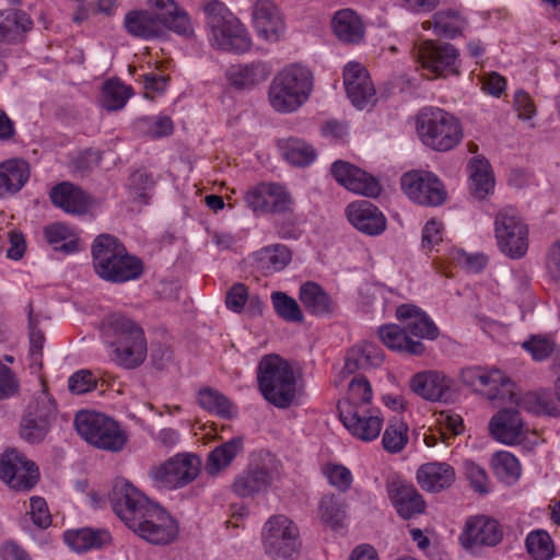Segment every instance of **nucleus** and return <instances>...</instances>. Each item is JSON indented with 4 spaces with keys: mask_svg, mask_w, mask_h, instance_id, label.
<instances>
[{
    "mask_svg": "<svg viewBox=\"0 0 560 560\" xmlns=\"http://www.w3.org/2000/svg\"><path fill=\"white\" fill-rule=\"evenodd\" d=\"M104 343L112 349V360L126 369L139 366L147 358V340L143 329L130 317L113 313L102 322Z\"/></svg>",
    "mask_w": 560,
    "mask_h": 560,
    "instance_id": "obj_1",
    "label": "nucleus"
},
{
    "mask_svg": "<svg viewBox=\"0 0 560 560\" xmlns=\"http://www.w3.org/2000/svg\"><path fill=\"white\" fill-rule=\"evenodd\" d=\"M148 3L156 13L136 10L126 14L124 24L131 36L154 38L162 34L163 27L185 36L191 33L187 13L174 0H148Z\"/></svg>",
    "mask_w": 560,
    "mask_h": 560,
    "instance_id": "obj_2",
    "label": "nucleus"
},
{
    "mask_svg": "<svg viewBox=\"0 0 560 560\" xmlns=\"http://www.w3.org/2000/svg\"><path fill=\"white\" fill-rule=\"evenodd\" d=\"M92 257L96 275L112 283L136 280L143 272L141 259L130 255L125 245L109 234H101L94 240Z\"/></svg>",
    "mask_w": 560,
    "mask_h": 560,
    "instance_id": "obj_3",
    "label": "nucleus"
},
{
    "mask_svg": "<svg viewBox=\"0 0 560 560\" xmlns=\"http://www.w3.org/2000/svg\"><path fill=\"white\" fill-rule=\"evenodd\" d=\"M313 83V73L308 68L298 63L285 67L270 83V105L278 113L295 112L308 100Z\"/></svg>",
    "mask_w": 560,
    "mask_h": 560,
    "instance_id": "obj_4",
    "label": "nucleus"
},
{
    "mask_svg": "<svg viewBox=\"0 0 560 560\" xmlns=\"http://www.w3.org/2000/svg\"><path fill=\"white\" fill-rule=\"evenodd\" d=\"M257 382L264 398L278 408H287L295 399L294 371L288 361L277 354L265 355L259 361Z\"/></svg>",
    "mask_w": 560,
    "mask_h": 560,
    "instance_id": "obj_5",
    "label": "nucleus"
},
{
    "mask_svg": "<svg viewBox=\"0 0 560 560\" xmlns=\"http://www.w3.org/2000/svg\"><path fill=\"white\" fill-rule=\"evenodd\" d=\"M416 130L420 141L436 152H447L463 139L459 120L452 114L435 107L423 108L416 118Z\"/></svg>",
    "mask_w": 560,
    "mask_h": 560,
    "instance_id": "obj_6",
    "label": "nucleus"
},
{
    "mask_svg": "<svg viewBox=\"0 0 560 560\" xmlns=\"http://www.w3.org/2000/svg\"><path fill=\"white\" fill-rule=\"evenodd\" d=\"M207 25L210 31L211 45L236 54L249 49L252 42L241 22L225 4L218 0L209 1L203 7Z\"/></svg>",
    "mask_w": 560,
    "mask_h": 560,
    "instance_id": "obj_7",
    "label": "nucleus"
},
{
    "mask_svg": "<svg viewBox=\"0 0 560 560\" xmlns=\"http://www.w3.org/2000/svg\"><path fill=\"white\" fill-rule=\"evenodd\" d=\"M74 427L84 441L103 451L120 452L128 441L120 424L101 412L79 411L74 418Z\"/></svg>",
    "mask_w": 560,
    "mask_h": 560,
    "instance_id": "obj_8",
    "label": "nucleus"
},
{
    "mask_svg": "<svg viewBox=\"0 0 560 560\" xmlns=\"http://www.w3.org/2000/svg\"><path fill=\"white\" fill-rule=\"evenodd\" d=\"M494 236L502 254L511 259L524 257L528 250V226L516 209L505 207L494 219Z\"/></svg>",
    "mask_w": 560,
    "mask_h": 560,
    "instance_id": "obj_9",
    "label": "nucleus"
},
{
    "mask_svg": "<svg viewBox=\"0 0 560 560\" xmlns=\"http://www.w3.org/2000/svg\"><path fill=\"white\" fill-rule=\"evenodd\" d=\"M261 537L266 553L273 559H291L301 547L296 525L282 514L268 518Z\"/></svg>",
    "mask_w": 560,
    "mask_h": 560,
    "instance_id": "obj_10",
    "label": "nucleus"
},
{
    "mask_svg": "<svg viewBox=\"0 0 560 560\" xmlns=\"http://www.w3.org/2000/svg\"><path fill=\"white\" fill-rule=\"evenodd\" d=\"M460 381L475 392L483 394L491 401H505L515 396L514 384L502 371L482 366H468L462 370Z\"/></svg>",
    "mask_w": 560,
    "mask_h": 560,
    "instance_id": "obj_11",
    "label": "nucleus"
},
{
    "mask_svg": "<svg viewBox=\"0 0 560 560\" xmlns=\"http://www.w3.org/2000/svg\"><path fill=\"white\" fill-rule=\"evenodd\" d=\"M244 200L256 214H287L294 206L290 191L278 183L257 184L246 191Z\"/></svg>",
    "mask_w": 560,
    "mask_h": 560,
    "instance_id": "obj_12",
    "label": "nucleus"
},
{
    "mask_svg": "<svg viewBox=\"0 0 560 560\" xmlns=\"http://www.w3.org/2000/svg\"><path fill=\"white\" fill-rule=\"evenodd\" d=\"M200 464L196 455L178 454L152 468L150 476L159 488L177 489L196 479L200 471Z\"/></svg>",
    "mask_w": 560,
    "mask_h": 560,
    "instance_id": "obj_13",
    "label": "nucleus"
},
{
    "mask_svg": "<svg viewBox=\"0 0 560 560\" xmlns=\"http://www.w3.org/2000/svg\"><path fill=\"white\" fill-rule=\"evenodd\" d=\"M110 503L116 515L130 528L154 504L139 489L125 479L113 486Z\"/></svg>",
    "mask_w": 560,
    "mask_h": 560,
    "instance_id": "obj_14",
    "label": "nucleus"
},
{
    "mask_svg": "<svg viewBox=\"0 0 560 560\" xmlns=\"http://www.w3.org/2000/svg\"><path fill=\"white\" fill-rule=\"evenodd\" d=\"M138 522L139 524H135L130 529L150 544L167 545L178 534V526L175 520L155 503Z\"/></svg>",
    "mask_w": 560,
    "mask_h": 560,
    "instance_id": "obj_15",
    "label": "nucleus"
},
{
    "mask_svg": "<svg viewBox=\"0 0 560 560\" xmlns=\"http://www.w3.org/2000/svg\"><path fill=\"white\" fill-rule=\"evenodd\" d=\"M401 187L412 201L422 206H440L446 198V191L439 177L425 171L404 174Z\"/></svg>",
    "mask_w": 560,
    "mask_h": 560,
    "instance_id": "obj_16",
    "label": "nucleus"
},
{
    "mask_svg": "<svg viewBox=\"0 0 560 560\" xmlns=\"http://www.w3.org/2000/svg\"><path fill=\"white\" fill-rule=\"evenodd\" d=\"M339 416L349 433L362 442L377 439L383 428L381 411L369 406L352 407L346 404Z\"/></svg>",
    "mask_w": 560,
    "mask_h": 560,
    "instance_id": "obj_17",
    "label": "nucleus"
},
{
    "mask_svg": "<svg viewBox=\"0 0 560 560\" xmlns=\"http://www.w3.org/2000/svg\"><path fill=\"white\" fill-rule=\"evenodd\" d=\"M39 472L15 450L7 451L0 457V479L16 491L31 490L38 481Z\"/></svg>",
    "mask_w": 560,
    "mask_h": 560,
    "instance_id": "obj_18",
    "label": "nucleus"
},
{
    "mask_svg": "<svg viewBox=\"0 0 560 560\" xmlns=\"http://www.w3.org/2000/svg\"><path fill=\"white\" fill-rule=\"evenodd\" d=\"M458 50L448 43L423 42L417 50L421 67L435 75L458 73Z\"/></svg>",
    "mask_w": 560,
    "mask_h": 560,
    "instance_id": "obj_19",
    "label": "nucleus"
},
{
    "mask_svg": "<svg viewBox=\"0 0 560 560\" xmlns=\"http://www.w3.org/2000/svg\"><path fill=\"white\" fill-rule=\"evenodd\" d=\"M386 492L396 513L402 520H411L424 513L427 503L416 487L405 479L386 480Z\"/></svg>",
    "mask_w": 560,
    "mask_h": 560,
    "instance_id": "obj_20",
    "label": "nucleus"
},
{
    "mask_svg": "<svg viewBox=\"0 0 560 560\" xmlns=\"http://www.w3.org/2000/svg\"><path fill=\"white\" fill-rule=\"evenodd\" d=\"M343 85L348 98L359 109L372 106L375 89L366 69L358 62H349L343 69Z\"/></svg>",
    "mask_w": 560,
    "mask_h": 560,
    "instance_id": "obj_21",
    "label": "nucleus"
},
{
    "mask_svg": "<svg viewBox=\"0 0 560 560\" xmlns=\"http://www.w3.org/2000/svg\"><path fill=\"white\" fill-rule=\"evenodd\" d=\"M454 382L445 373L435 370L416 373L410 380L411 390L429 401H448Z\"/></svg>",
    "mask_w": 560,
    "mask_h": 560,
    "instance_id": "obj_22",
    "label": "nucleus"
},
{
    "mask_svg": "<svg viewBox=\"0 0 560 560\" xmlns=\"http://www.w3.org/2000/svg\"><path fill=\"white\" fill-rule=\"evenodd\" d=\"M331 173L350 191L372 198L381 192V186L373 176L348 162L336 161L331 165Z\"/></svg>",
    "mask_w": 560,
    "mask_h": 560,
    "instance_id": "obj_23",
    "label": "nucleus"
},
{
    "mask_svg": "<svg viewBox=\"0 0 560 560\" xmlns=\"http://www.w3.org/2000/svg\"><path fill=\"white\" fill-rule=\"evenodd\" d=\"M503 537L499 523L488 516L478 515L467 521L465 530L460 536L465 548L478 546H497Z\"/></svg>",
    "mask_w": 560,
    "mask_h": 560,
    "instance_id": "obj_24",
    "label": "nucleus"
},
{
    "mask_svg": "<svg viewBox=\"0 0 560 560\" xmlns=\"http://www.w3.org/2000/svg\"><path fill=\"white\" fill-rule=\"evenodd\" d=\"M346 212L349 222L366 235H380L386 229L385 215L370 201L351 202L348 205Z\"/></svg>",
    "mask_w": 560,
    "mask_h": 560,
    "instance_id": "obj_25",
    "label": "nucleus"
},
{
    "mask_svg": "<svg viewBox=\"0 0 560 560\" xmlns=\"http://www.w3.org/2000/svg\"><path fill=\"white\" fill-rule=\"evenodd\" d=\"M253 23L258 35L267 40H278L284 32L281 12L271 0H257L255 2Z\"/></svg>",
    "mask_w": 560,
    "mask_h": 560,
    "instance_id": "obj_26",
    "label": "nucleus"
},
{
    "mask_svg": "<svg viewBox=\"0 0 560 560\" xmlns=\"http://www.w3.org/2000/svg\"><path fill=\"white\" fill-rule=\"evenodd\" d=\"M331 30L338 40L346 45H359L365 37V24L352 9H340L331 18Z\"/></svg>",
    "mask_w": 560,
    "mask_h": 560,
    "instance_id": "obj_27",
    "label": "nucleus"
},
{
    "mask_svg": "<svg viewBox=\"0 0 560 560\" xmlns=\"http://www.w3.org/2000/svg\"><path fill=\"white\" fill-rule=\"evenodd\" d=\"M396 316L404 325L407 335L418 338L434 340L439 336V329L430 317L412 304H402L397 307Z\"/></svg>",
    "mask_w": 560,
    "mask_h": 560,
    "instance_id": "obj_28",
    "label": "nucleus"
},
{
    "mask_svg": "<svg viewBox=\"0 0 560 560\" xmlns=\"http://www.w3.org/2000/svg\"><path fill=\"white\" fill-rule=\"evenodd\" d=\"M523 427L520 411L515 409H502L489 422L491 435L497 441L510 445L523 439Z\"/></svg>",
    "mask_w": 560,
    "mask_h": 560,
    "instance_id": "obj_29",
    "label": "nucleus"
},
{
    "mask_svg": "<svg viewBox=\"0 0 560 560\" xmlns=\"http://www.w3.org/2000/svg\"><path fill=\"white\" fill-rule=\"evenodd\" d=\"M468 25L467 19L455 9L436 11L430 20L422 23L423 30H433L436 36L454 39L462 36Z\"/></svg>",
    "mask_w": 560,
    "mask_h": 560,
    "instance_id": "obj_30",
    "label": "nucleus"
},
{
    "mask_svg": "<svg viewBox=\"0 0 560 560\" xmlns=\"http://www.w3.org/2000/svg\"><path fill=\"white\" fill-rule=\"evenodd\" d=\"M417 481L424 491L440 492L453 485L455 470L447 463H427L419 467Z\"/></svg>",
    "mask_w": 560,
    "mask_h": 560,
    "instance_id": "obj_31",
    "label": "nucleus"
},
{
    "mask_svg": "<svg viewBox=\"0 0 560 560\" xmlns=\"http://www.w3.org/2000/svg\"><path fill=\"white\" fill-rule=\"evenodd\" d=\"M50 199L56 207L72 214L85 213L90 205L89 196L80 187L68 182L55 186Z\"/></svg>",
    "mask_w": 560,
    "mask_h": 560,
    "instance_id": "obj_32",
    "label": "nucleus"
},
{
    "mask_svg": "<svg viewBox=\"0 0 560 560\" xmlns=\"http://www.w3.org/2000/svg\"><path fill=\"white\" fill-rule=\"evenodd\" d=\"M270 70L261 61L247 65H233L226 70V80L237 90H250L267 80Z\"/></svg>",
    "mask_w": 560,
    "mask_h": 560,
    "instance_id": "obj_33",
    "label": "nucleus"
},
{
    "mask_svg": "<svg viewBox=\"0 0 560 560\" xmlns=\"http://www.w3.org/2000/svg\"><path fill=\"white\" fill-rule=\"evenodd\" d=\"M378 335L383 343L390 350L419 355L425 350L419 340H412L402 326L389 324L380 327Z\"/></svg>",
    "mask_w": 560,
    "mask_h": 560,
    "instance_id": "obj_34",
    "label": "nucleus"
},
{
    "mask_svg": "<svg viewBox=\"0 0 560 560\" xmlns=\"http://www.w3.org/2000/svg\"><path fill=\"white\" fill-rule=\"evenodd\" d=\"M28 164L19 159L0 164V197L18 192L28 180Z\"/></svg>",
    "mask_w": 560,
    "mask_h": 560,
    "instance_id": "obj_35",
    "label": "nucleus"
},
{
    "mask_svg": "<svg viewBox=\"0 0 560 560\" xmlns=\"http://www.w3.org/2000/svg\"><path fill=\"white\" fill-rule=\"evenodd\" d=\"M66 544L77 552L98 549L112 541V535L105 529L80 528L69 529L63 534Z\"/></svg>",
    "mask_w": 560,
    "mask_h": 560,
    "instance_id": "obj_36",
    "label": "nucleus"
},
{
    "mask_svg": "<svg viewBox=\"0 0 560 560\" xmlns=\"http://www.w3.org/2000/svg\"><path fill=\"white\" fill-rule=\"evenodd\" d=\"M383 360V352L377 345L373 342H362L348 351L345 370L349 374H352L359 370L380 366Z\"/></svg>",
    "mask_w": 560,
    "mask_h": 560,
    "instance_id": "obj_37",
    "label": "nucleus"
},
{
    "mask_svg": "<svg viewBox=\"0 0 560 560\" xmlns=\"http://www.w3.org/2000/svg\"><path fill=\"white\" fill-rule=\"evenodd\" d=\"M255 268L262 275H272L285 268L291 260V253L285 245L266 246L253 254Z\"/></svg>",
    "mask_w": 560,
    "mask_h": 560,
    "instance_id": "obj_38",
    "label": "nucleus"
},
{
    "mask_svg": "<svg viewBox=\"0 0 560 560\" xmlns=\"http://www.w3.org/2000/svg\"><path fill=\"white\" fill-rule=\"evenodd\" d=\"M271 472L265 466H249L233 483L234 492L240 497H249L266 490L271 483Z\"/></svg>",
    "mask_w": 560,
    "mask_h": 560,
    "instance_id": "obj_39",
    "label": "nucleus"
},
{
    "mask_svg": "<svg viewBox=\"0 0 560 560\" xmlns=\"http://www.w3.org/2000/svg\"><path fill=\"white\" fill-rule=\"evenodd\" d=\"M299 299L313 315L323 316L335 311V303L316 282L308 281L300 287Z\"/></svg>",
    "mask_w": 560,
    "mask_h": 560,
    "instance_id": "obj_40",
    "label": "nucleus"
},
{
    "mask_svg": "<svg viewBox=\"0 0 560 560\" xmlns=\"http://www.w3.org/2000/svg\"><path fill=\"white\" fill-rule=\"evenodd\" d=\"M470 191L478 198H486L494 188L491 165L485 158H474L468 164Z\"/></svg>",
    "mask_w": 560,
    "mask_h": 560,
    "instance_id": "obj_41",
    "label": "nucleus"
},
{
    "mask_svg": "<svg viewBox=\"0 0 560 560\" xmlns=\"http://www.w3.org/2000/svg\"><path fill=\"white\" fill-rule=\"evenodd\" d=\"M33 27L31 18L23 11L0 10V42H14Z\"/></svg>",
    "mask_w": 560,
    "mask_h": 560,
    "instance_id": "obj_42",
    "label": "nucleus"
},
{
    "mask_svg": "<svg viewBox=\"0 0 560 560\" xmlns=\"http://www.w3.org/2000/svg\"><path fill=\"white\" fill-rule=\"evenodd\" d=\"M242 451L243 439L240 436L233 438L217 446L208 456L206 471L211 476L218 475L220 471L225 469Z\"/></svg>",
    "mask_w": 560,
    "mask_h": 560,
    "instance_id": "obj_43",
    "label": "nucleus"
},
{
    "mask_svg": "<svg viewBox=\"0 0 560 560\" xmlns=\"http://www.w3.org/2000/svg\"><path fill=\"white\" fill-rule=\"evenodd\" d=\"M198 404L205 410L222 418L231 419L236 415V408L230 399L210 387L201 388L198 392Z\"/></svg>",
    "mask_w": 560,
    "mask_h": 560,
    "instance_id": "obj_44",
    "label": "nucleus"
},
{
    "mask_svg": "<svg viewBox=\"0 0 560 560\" xmlns=\"http://www.w3.org/2000/svg\"><path fill=\"white\" fill-rule=\"evenodd\" d=\"M320 521L337 530L342 528L347 517V504L334 494H327L322 498L318 505Z\"/></svg>",
    "mask_w": 560,
    "mask_h": 560,
    "instance_id": "obj_45",
    "label": "nucleus"
},
{
    "mask_svg": "<svg viewBox=\"0 0 560 560\" xmlns=\"http://www.w3.org/2000/svg\"><path fill=\"white\" fill-rule=\"evenodd\" d=\"M45 236L55 250H61L67 254L78 250V238L65 224L55 223L48 225L45 229Z\"/></svg>",
    "mask_w": 560,
    "mask_h": 560,
    "instance_id": "obj_46",
    "label": "nucleus"
},
{
    "mask_svg": "<svg viewBox=\"0 0 560 560\" xmlns=\"http://www.w3.org/2000/svg\"><path fill=\"white\" fill-rule=\"evenodd\" d=\"M527 552L535 560H550L555 555V545L550 535L544 529L530 532L525 539Z\"/></svg>",
    "mask_w": 560,
    "mask_h": 560,
    "instance_id": "obj_47",
    "label": "nucleus"
},
{
    "mask_svg": "<svg viewBox=\"0 0 560 560\" xmlns=\"http://www.w3.org/2000/svg\"><path fill=\"white\" fill-rule=\"evenodd\" d=\"M130 95V88L118 80H108L103 84L101 103L107 110H118L126 105Z\"/></svg>",
    "mask_w": 560,
    "mask_h": 560,
    "instance_id": "obj_48",
    "label": "nucleus"
},
{
    "mask_svg": "<svg viewBox=\"0 0 560 560\" xmlns=\"http://www.w3.org/2000/svg\"><path fill=\"white\" fill-rule=\"evenodd\" d=\"M491 466L495 476L506 483L516 481L521 475L520 463L510 452L495 453L492 456Z\"/></svg>",
    "mask_w": 560,
    "mask_h": 560,
    "instance_id": "obj_49",
    "label": "nucleus"
},
{
    "mask_svg": "<svg viewBox=\"0 0 560 560\" xmlns=\"http://www.w3.org/2000/svg\"><path fill=\"white\" fill-rule=\"evenodd\" d=\"M282 150L284 159L295 166H306L316 158V152L312 145L295 138L288 139Z\"/></svg>",
    "mask_w": 560,
    "mask_h": 560,
    "instance_id": "obj_50",
    "label": "nucleus"
},
{
    "mask_svg": "<svg viewBox=\"0 0 560 560\" xmlns=\"http://www.w3.org/2000/svg\"><path fill=\"white\" fill-rule=\"evenodd\" d=\"M271 303L276 314L288 323H302L304 319L298 302L287 293L276 291L271 293Z\"/></svg>",
    "mask_w": 560,
    "mask_h": 560,
    "instance_id": "obj_51",
    "label": "nucleus"
},
{
    "mask_svg": "<svg viewBox=\"0 0 560 560\" xmlns=\"http://www.w3.org/2000/svg\"><path fill=\"white\" fill-rule=\"evenodd\" d=\"M51 421L52 420L24 415L21 421V436L28 443H40L48 434Z\"/></svg>",
    "mask_w": 560,
    "mask_h": 560,
    "instance_id": "obj_52",
    "label": "nucleus"
},
{
    "mask_svg": "<svg viewBox=\"0 0 560 560\" xmlns=\"http://www.w3.org/2000/svg\"><path fill=\"white\" fill-rule=\"evenodd\" d=\"M372 399V388L364 377H355L349 384L348 397L338 402V411H343L346 404L352 407L369 406Z\"/></svg>",
    "mask_w": 560,
    "mask_h": 560,
    "instance_id": "obj_53",
    "label": "nucleus"
},
{
    "mask_svg": "<svg viewBox=\"0 0 560 560\" xmlns=\"http://www.w3.org/2000/svg\"><path fill=\"white\" fill-rule=\"evenodd\" d=\"M24 415L54 420L57 415V406L52 397L43 388L34 394Z\"/></svg>",
    "mask_w": 560,
    "mask_h": 560,
    "instance_id": "obj_54",
    "label": "nucleus"
},
{
    "mask_svg": "<svg viewBox=\"0 0 560 560\" xmlns=\"http://www.w3.org/2000/svg\"><path fill=\"white\" fill-rule=\"evenodd\" d=\"M407 431V424L402 421L390 422L383 433V447L392 454L400 452L408 442Z\"/></svg>",
    "mask_w": 560,
    "mask_h": 560,
    "instance_id": "obj_55",
    "label": "nucleus"
},
{
    "mask_svg": "<svg viewBox=\"0 0 560 560\" xmlns=\"http://www.w3.org/2000/svg\"><path fill=\"white\" fill-rule=\"evenodd\" d=\"M324 474L329 483L341 492H346L351 488L353 477L346 466L340 464H328L324 469Z\"/></svg>",
    "mask_w": 560,
    "mask_h": 560,
    "instance_id": "obj_56",
    "label": "nucleus"
},
{
    "mask_svg": "<svg viewBox=\"0 0 560 560\" xmlns=\"http://www.w3.org/2000/svg\"><path fill=\"white\" fill-rule=\"evenodd\" d=\"M555 347L553 340L542 336H533L523 343V348L528 351L536 361L547 359L553 352Z\"/></svg>",
    "mask_w": 560,
    "mask_h": 560,
    "instance_id": "obj_57",
    "label": "nucleus"
},
{
    "mask_svg": "<svg viewBox=\"0 0 560 560\" xmlns=\"http://www.w3.org/2000/svg\"><path fill=\"white\" fill-rule=\"evenodd\" d=\"M463 465L465 476L474 490L479 493H487L488 476L485 468L470 459H466Z\"/></svg>",
    "mask_w": 560,
    "mask_h": 560,
    "instance_id": "obj_58",
    "label": "nucleus"
},
{
    "mask_svg": "<svg viewBox=\"0 0 560 560\" xmlns=\"http://www.w3.org/2000/svg\"><path fill=\"white\" fill-rule=\"evenodd\" d=\"M97 380L89 370H80L68 380V388L71 393L82 395L96 387Z\"/></svg>",
    "mask_w": 560,
    "mask_h": 560,
    "instance_id": "obj_59",
    "label": "nucleus"
},
{
    "mask_svg": "<svg viewBox=\"0 0 560 560\" xmlns=\"http://www.w3.org/2000/svg\"><path fill=\"white\" fill-rule=\"evenodd\" d=\"M30 515L34 525L39 528H47L51 524V515L44 498L33 497L31 499Z\"/></svg>",
    "mask_w": 560,
    "mask_h": 560,
    "instance_id": "obj_60",
    "label": "nucleus"
},
{
    "mask_svg": "<svg viewBox=\"0 0 560 560\" xmlns=\"http://www.w3.org/2000/svg\"><path fill=\"white\" fill-rule=\"evenodd\" d=\"M248 295V288L244 283H234L226 293V307L232 312L241 313L246 305Z\"/></svg>",
    "mask_w": 560,
    "mask_h": 560,
    "instance_id": "obj_61",
    "label": "nucleus"
},
{
    "mask_svg": "<svg viewBox=\"0 0 560 560\" xmlns=\"http://www.w3.org/2000/svg\"><path fill=\"white\" fill-rule=\"evenodd\" d=\"M153 186V177L145 171H136L130 176L129 188L136 198L144 199L147 197V191Z\"/></svg>",
    "mask_w": 560,
    "mask_h": 560,
    "instance_id": "obj_62",
    "label": "nucleus"
},
{
    "mask_svg": "<svg viewBox=\"0 0 560 560\" xmlns=\"http://www.w3.org/2000/svg\"><path fill=\"white\" fill-rule=\"evenodd\" d=\"M443 241V224L442 222L432 219L427 222L422 230V247L432 250L436 245Z\"/></svg>",
    "mask_w": 560,
    "mask_h": 560,
    "instance_id": "obj_63",
    "label": "nucleus"
},
{
    "mask_svg": "<svg viewBox=\"0 0 560 560\" xmlns=\"http://www.w3.org/2000/svg\"><path fill=\"white\" fill-rule=\"evenodd\" d=\"M19 389V383L11 369L0 362V400L13 396Z\"/></svg>",
    "mask_w": 560,
    "mask_h": 560,
    "instance_id": "obj_64",
    "label": "nucleus"
}]
</instances>
